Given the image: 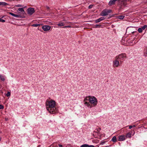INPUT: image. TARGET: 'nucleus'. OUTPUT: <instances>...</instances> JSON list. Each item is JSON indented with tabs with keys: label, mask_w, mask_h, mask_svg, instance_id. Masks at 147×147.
Segmentation results:
<instances>
[{
	"label": "nucleus",
	"mask_w": 147,
	"mask_h": 147,
	"mask_svg": "<svg viewBox=\"0 0 147 147\" xmlns=\"http://www.w3.org/2000/svg\"><path fill=\"white\" fill-rule=\"evenodd\" d=\"M56 102L53 100H47L46 102L47 110L51 114L57 113L58 111L56 107Z\"/></svg>",
	"instance_id": "obj_1"
},
{
	"label": "nucleus",
	"mask_w": 147,
	"mask_h": 147,
	"mask_svg": "<svg viewBox=\"0 0 147 147\" xmlns=\"http://www.w3.org/2000/svg\"><path fill=\"white\" fill-rule=\"evenodd\" d=\"M89 102L91 105L95 107L97 105L98 103V100L94 96H91L89 99Z\"/></svg>",
	"instance_id": "obj_2"
},
{
	"label": "nucleus",
	"mask_w": 147,
	"mask_h": 147,
	"mask_svg": "<svg viewBox=\"0 0 147 147\" xmlns=\"http://www.w3.org/2000/svg\"><path fill=\"white\" fill-rule=\"evenodd\" d=\"M91 96H86L84 100V104L86 106L88 107L91 108L92 106L90 104L89 102H88V100L89 101V98H90Z\"/></svg>",
	"instance_id": "obj_3"
},
{
	"label": "nucleus",
	"mask_w": 147,
	"mask_h": 147,
	"mask_svg": "<svg viewBox=\"0 0 147 147\" xmlns=\"http://www.w3.org/2000/svg\"><path fill=\"white\" fill-rule=\"evenodd\" d=\"M126 54L125 53H121L119 54L115 57L117 59L119 60L120 62H121L122 60H124V59L126 58Z\"/></svg>",
	"instance_id": "obj_4"
},
{
	"label": "nucleus",
	"mask_w": 147,
	"mask_h": 147,
	"mask_svg": "<svg viewBox=\"0 0 147 147\" xmlns=\"http://www.w3.org/2000/svg\"><path fill=\"white\" fill-rule=\"evenodd\" d=\"M115 59L113 61V67H118L119 65V60L117 59L115 57Z\"/></svg>",
	"instance_id": "obj_5"
},
{
	"label": "nucleus",
	"mask_w": 147,
	"mask_h": 147,
	"mask_svg": "<svg viewBox=\"0 0 147 147\" xmlns=\"http://www.w3.org/2000/svg\"><path fill=\"white\" fill-rule=\"evenodd\" d=\"M111 10H110L107 9H104L100 14V16H107L109 13H111Z\"/></svg>",
	"instance_id": "obj_6"
},
{
	"label": "nucleus",
	"mask_w": 147,
	"mask_h": 147,
	"mask_svg": "<svg viewBox=\"0 0 147 147\" xmlns=\"http://www.w3.org/2000/svg\"><path fill=\"white\" fill-rule=\"evenodd\" d=\"M35 12L34 9L32 7H30L27 9V13L29 15H32Z\"/></svg>",
	"instance_id": "obj_7"
},
{
	"label": "nucleus",
	"mask_w": 147,
	"mask_h": 147,
	"mask_svg": "<svg viewBox=\"0 0 147 147\" xmlns=\"http://www.w3.org/2000/svg\"><path fill=\"white\" fill-rule=\"evenodd\" d=\"M42 28L44 31H47L50 30L51 26L49 25H45L42 26Z\"/></svg>",
	"instance_id": "obj_8"
},
{
	"label": "nucleus",
	"mask_w": 147,
	"mask_h": 147,
	"mask_svg": "<svg viewBox=\"0 0 147 147\" xmlns=\"http://www.w3.org/2000/svg\"><path fill=\"white\" fill-rule=\"evenodd\" d=\"M118 140L119 141H124L126 139L125 136L124 135H122L118 136Z\"/></svg>",
	"instance_id": "obj_9"
},
{
	"label": "nucleus",
	"mask_w": 147,
	"mask_h": 147,
	"mask_svg": "<svg viewBox=\"0 0 147 147\" xmlns=\"http://www.w3.org/2000/svg\"><path fill=\"white\" fill-rule=\"evenodd\" d=\"M131 136L132 134L131 132H129L127 133L125 136V137H126V139L127 138H131Z\"/></svg>",
	"instance_id": "obj_10"
},
{
	"label": "nucleus",
	"mask_w": 147,
	"mask_h": 147,
	"mask_svg": "<svg viewBox=\"0 0 147 147\" xmlns=\"http://www.w3.org/2000/svg\"><path fill=\"white\" fill-rule=\"evenodd\" d=\"M117 0H111L109 3V4L110 5H112L114 4L115 3V2Z\"/></svg>",
	"instance_id": "obj_11"
},
{
	"label": "nucleus",
	"mask_w": 147,
	"mask_h": 147,
	"mask_svg": "<svg viewBox=\"0 0 147 147\" xmlns=\"http://www.w3.org/2000/svg\"><path fill=\"white\" fill-rule=\"evenodd\" d=\"M57 25L59 26H63L65 25V24L64 23L62 22H60L58 23Z\"/></svg>",
	"instance_id": "obj_12"
},
{
	"label": "nucleus",
	"mask_w": 147,
	"mask_h": 147,
	"mask_svg": "<svg viewBox=\"0 0 147 147\" xmlns=\"http://www.w3.org/2000/svg\"><path fill=\"white\" fill-rule=\"evenodd\" d=\"M116 17L117 18L119 19L122 20L124 18L125 16H117Z\"/></svg>",
	"instance_id": "obj_13"
},
{
	"label": "nucleus",
	"mask_w": 147,
	"mask_h": 147,
	"mask_svg": "<svg viewBox=\"0 0 147 147\" xmlns=\"http://www.w3.org/2000/svg\"><path fill=\"white\" fill-rule=\"evenodd\" d=\"M111 141L113 142H116L117 141V138L115 136H114L111 139Z\"/></svg>",
	"instance_id": "obj_14"
},
{
	"label": "nucleus",
	"mask_w": 147,
	"mask_h": 147,
	"mask_svg": "<svg viewBox=\"0 0 147 147\" xmlns=\"http://www.w3.org/2000/svg\"><path fill=\"white\" fill-rule=\"evenodd\" d=\"M18 10L21 11L22 13H24L25 11L23 8H19L18 9Z\"/></svg>",
	"instance_id": "obj_15"
},
{
	"label": "nucleus",
	"mask_w": 147,
	"mask_h": 147,
	"mask_svg": "<svg viewBox=\"0 0 147 147\" xmlns=\"http://www.w3.org/2000/svg\"><path fill=\"white\" fill-rule=\"evenodd\" d=\"M41 25H42V24H34L32 25L31 26L33 27H37L39 26H40Z\"/></svg>",
	"instance_id": "obj_16"
},
{
	"label": "nucleus",
	"mask_w": 147,
	"mask_h": 147,
	"mask_svg": "<svg viewBox=\"0 0 147 147\" xmlns=\"http://www.w3.org/2000/svg\"><path fill=\"white\" fill-rule=\"evenodd\" d=\"M8 4L5 2H0V5H6Z\"/></svg>",
	"instance_id": "obj_17"
},
{
	"label": "nucleus",
	"mask_w": 147,
	"mask_h": 147,
	"mask_svg": "<svg viewBox=\"0 0 147 147\" xmlns=\"http://www.w3.org/2000/svg\"><path fill=\"white\" fill-rule=\"evenodd\" d=\"M0 79L1 80L3 81H4L5 80L4 76H2L1 75H0Z\"/></svg>",
	"instance_id": "obj_18"
},
{
	"label": "nucleus",
	"mask_w": 147,
	"mask_h": 147,
	"mask_svg": "<svg viewBox=\"0 0 147 147\" xmlns=\"http://www.w3.org/2000/svg\"><path fill=\"white\" fill-rule=\"evenodd\" d=\"M98 20V21L99 22H100L101 21H102L105 19V18L104 17H101L100 18L97 19Z\"/></svg>",
	"instance_id": "obj_19"
},
{
	"label": "nucleus",
	"mask_w": 147,
	"mask_h": 147,
	"mask_svg": "<svg viewBox=\"0 0 147 147\" xmlns=\"http://www.w3.org/2000/svg\"><path fill=\"white\" fill-rule=\"evenodd\" d=\"M101 26L100 25L96 24L95 25L93 26V28H98V27H100Z\"/></svg>",
	"instance_id": "obj_20"
},
{
	"label": "nucleus",
	"mask_w": 147,
	"mask_h": 147,
	"mask_svg": "<svg viewBox=\"0 0 147 147\" xmlns=\"http://www.w3.org/2000/svg\"><path fill=\"white\" fill-rule=\"evenodd\" d=\"M14 17H17V18H21V17H22L20 15L16 14H15Z\"/></svg>",
	"instance_id": "obj_21"
},
{
	"label": "nucleus",
	"mask_w": 147,
	"mask_h": 147,
	"mask_svg": "<svg viewBox=\"0 0 147 147\" xmlns=\"http://www.w3.org/2000/svg\"><path fill=\"white\" fill-rule=\"evenodd\" d=\"M142 28H139L138 29V31L139 32V33H141L142 32Z\"/></svg>",
	"instance_id": "obj_22"
},
{
	"label": "nucleus",
	"mask_w": 147,
	"mask_h": 147,
	"mask_svg": "<svg viewBox=\"0 0 147 147\" xmlns=\"http://www.w3.org/2000/svg\"><path fill=\"white\" fill-rule=\"evenodd\" d=\"M10 95V93L8 91L7 92V93L6 94V96H9Z\"/></svg>",
	"instance_id": "obj_23"
},
{
	"label": "nucleus",
	"mask_w": 147,
	"mask_h": 147,
	"mask_svg": "<svg viewBox=\"0 0 147 147\" xmlns=\"http://www.w3.org/2000/svg\"><path fill=\"white\" fill-rule=\"evenodd\" d=\"M147 26L146 25H145L142 27H141L142 28V30H144V29H145V28L147 27Z\"/></svg>",
	"instance_id": "obj_24"
},
{
	"label": "nucleus",
	"mask_w": 147,
	"mask_h": 147,
	"mask_svg": "<svg viewBox=\"0 0 147 147\" xmlns=\"http://www.w3.org/2000/svg\"><path fill=\"white\" fill-rule=\"evenodd\" d=\"M88 144H84L81 145L80 146V147H87Z\"/></svg>",
	"instance_id": "obj_25"
},
{
	"label": "nucleus",
	"mask_w": 147,
	"mask_h": 147,
	"mask_svg": "<svg viewBox=\"0 0 147 147\" xmlns=\"http://www.w3.org/2000/svg\"><path fill=\"white\" fill-rule=\"evenodd\" d=\"M4 107L3 105H0V109H4Z\"/></svg>",
	"instance_id": "obj_26"
},
{
	"label": "nucleus",
	"mask_w": 147,
	"mask_h": 147,
	"mask_svg": "<svg viewBox=\"0 0 147 147\" xmlns=\"http://www.w3.org/2000/svg\"><path fill=\"white\" fill-rule=\"evenodd\" d=\"M15 6L16 7H22V6L20 4H18L16 5Z\"/></svg>",
	"instance_id": "obj_27"
},
{
	"label": "nucleus",
	"mask_w": 147,
	"mask_h": 147,
	"mask_svg": "<svg viewBox=\"0 0 147 147\" xmlns=\"http://www.w3.org/2000/svg\"><path fill=\"white\" fill-rule=\"evenodd\" d=\"M9 14H10V15H11V16L14 17L15 14L13 13H12L11 12H9Z\"/></svg>",
	"instance_id": "obj_28"
},
{
	"label": "nucleus",
	"mask_w": 147,
	"mask_h": 147,
	"mask_svg": "<svg viewBox=\"0 0 147 147\" xmlns=\"http://www.w3.org/2000/svg\"><path fill=\"white\" fill-rule=\"evenodd\" d=\"M87 147H94V146L93 145H89L88 144Z\"/></svg>",
	"instance_id": "obj_29"
},
{
	"label": "nucleus",
	"mask_w": 147,
	"mask_h": 147,
	"mask_svg": "<svg viewBox=\"0 0 147 147\" xmlns=\"http://www.w3.org/2000/svg\"><path fill=\"white\" fill-rule=\"evenodd\" d=\"M93 6V5H90L89 6L88 8L89 9H91L92 7Z\"/></svg>",
	"instance_id": "obj_30"
},
{
	"label": "nucleus",
	"mask_w": 147,
	"mask_h": 147,
	"mask_svg": "<svg viewBox=\"0 0 147 147\" xmlns=\"http://www.w3.org/2000/svg\"><path fill=\"white\" fill-rule=\"evenodd\" d=\"M71 26H70V25L66 26L64 27V28H71Z\"/></svg>",
	"instance_id": "obj_31"
},
{
	"label": "nucleus",
	"mask_w": 147,
	"mask_h": 147,
	"mask_svg": "<svg viewBox=\"0 0 147 147\" xmlns=\"http://www.w3.org/2000/svg\"><path fill=\"white\" fill-rule=\"evenodd\" d=\"M1 22H5V20L1 19Z\"/></svg>",
	"instance_id": "obj_32"
},
{
	"label": "nucleus",
	"mask_w": 147,
	"mask_h": 147,
	"mask_svg": "<svg viewBox=\"0 0 147 147\" xmlns=\"http://www.w3.org/2000/svg\"><path fill=\"white\" fill-rule=\"evenodd\" d=\"M95 23H98V22H99L98 21V20L97 19V20H95Z\"/></svg>",
	"instance_id": "obj_33"
},
{
	"label": "nucleus",
	"mask_w": 147,
	"mask_h": 147,
	"mask_svg": "<svg viewBox=\"0 0 147 147\" xmlns=\"http://www.w3.org/2000/svg\"><path fill=\"white\" fill-rule=\"evenodd\" d=\"M129 126V129H131L132 128V125H129L128 126Z\"/></svg>",
	"instance_id": "obj_34"
},
{
	"label": "nucleus",
	"mask_w": 147,
	"mask_h": 147,
	"mask_svg": "<svg viewBox=\"0 0 147 147\" xmlns=\"http://www.w3.org/2000/svg\"><path fill=\"white\" fill-rule=\"evenodd\" d=\"M145 53L146 55H147V49H146L145 52Z\"/></svg>",
	"instance_id": "obj_35"
},
{
	"label": "nucleus",
	"mask_w": 147,
	"mask_h": 147,
	"mask_svg": "<svg viewBox=\"0 0 147 147\" xmlns=\"http://www.w3.org/2000/svg\"><path fill=\"white\" fill-rule=\"evenodd\" d=\"M59 147H62V146L61 144H59Z\"/></svg>",
	"instance_id": "obj_36"
},
{
	"label": "nucleus",
	"mask_w": 147,
	"mask_h": 147,
	"mask_svg": "<svg viewBox=\"0 0 147 147\" xmlns=\"http://www.w3.org/2000/svg\"><path fill=\"white\" fill-rule=\"evenodd\" d=\"M46 8L48 9H49V7L48 6H46Z\"/></svg>",
	"instance_id": "obj_37"
},
{
	"label": "nucleus",
	"mask_w": 147,
	"mask_h": 147,
	"mask_svg": "<svg viewBox=\"0 0 147 147\" xmlns=\"http://www.w3.org/2000/svg\"><path fill=\"white\" fill-rule=\"evenodd\" d=\"M132 127H136V126L134 125H132Z\"/></svg>",
	"instance_id": "obj_38"
},
{
	"label": "nucleus",
	"mask_w": 147,
	"mask_h": 147,
	"mask_svg": "<svg viewBox=\"0 0 147 147\" xmlns=\"http://www.w3.org/2000/svg\"><path fill=\"white\" fill-rule=\"evenodd\" d=\"M1 18H0V22H1Z\"/></svg>",
	"instance_id": "obj_39"
},
{
	"label": "nucleus",
	"mask_w": 147,
	"mask_h": 147,
	"mask_svg": "<svg viewBox=\"0 0 147 147\" xmlns=\"http://www.w3.org/2000/svg\"><path fill=\"white\" fill-rule=\"evenodd\" d=\"M134 33V32H132V33Z\"/></svg>",
	"instance_id": "obj_40"
}]
</instances>
